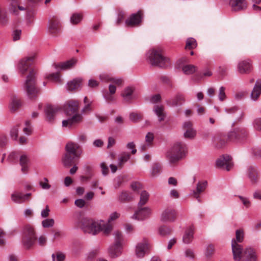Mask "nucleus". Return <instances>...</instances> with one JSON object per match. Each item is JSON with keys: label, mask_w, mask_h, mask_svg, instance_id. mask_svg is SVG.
<instances>
[{"label": "nucleus", "mask_w": 261, "mask_h": 261, "mask_svg": "<svg viewBox=\"0 0 261 261\" xmlns=\"http://www.w3.org/2000/svg\"><path fill=\"white\" fill-rule=\"evenodd\" d=\"M123 246L114 243L109 249L110 255L113 258L119 256L122 253Z\"/></svg>", "instance_id": "27"}, {"label": "nucleus", "mask_w": 261, "mask_h": 261, "mask_svg": "<svg viewBox=\"0 0 261 261\" xmlns=\"http://www.w3.org/2000/svg\"><path fill=\"white\" fill-rule=\"evenodd\" d=\"M197 70V67L193 65H185L182 68V70L185 74L189 75L194 73Z\"/></svg>", "instance_id": "41"}, {"label": "nucleus", "mask_w": 261, "mask_h": 261, "mask_svg": "<svg viewBox=\"0 0 261 261\" xmlns=\"http://www.w3.org/2000/svg\"><path fill=\"white\" fill-rule=\"evenodd\" d=\"M186 153V145L184 143L176 142L166 154L170 164H175L183 158Z\"/></svg>", "instance_id": "4"}, {"label": "nucleus", "mask_w": 261, "mask_h": 261, "mask_svg": "<svg viewBox=\"0 0 261 261\" xmlns=\"http://www.w3.org/2000/svg\"><path fill=\"white\" fill-rule=\"evenodd\" d=\"M230 5L233 11L243 10L247 7L245 0H230Z\"/></svg>", "instance_id": "26"}, {"label": "nucleus", "mask_w": 261, "mask_h": 261, "mask_svg": "<svg viewBox=\"0 0 261 261\" xmlns=\"http://www.w3.org/2000/svg\"><path fill=\"white\" fill-rule=\"evenodd\" d=\"M184 255L185 257L190 260H193L195 257L194 250L191 248H186L185 250Z\"/></svg>", "instance_id": "47"}, {"label": "nucleus", "mask_w": 261, "mask_h": 261, "mask_svg": "<svg viewBox=\"0 0 261 261\" xmlns=\"http://www.w3.org/2000/svg\"><path fill=\"white\" fill-rule=\"evenodd\" d=\"M129 119L132 121L137 122L142 119V115L138 113H132L129 114Z\"/></svg>", "instance_id": "49"}, {"label": "nucleus", "mask_w": 261, "mask_h": 261, "mask_svg": "<svg viewBox=\"0 0 261 261\" xmlns=\"http://www.w3.org/2000/svg\"><path fill=\"white\" fill-rule=\"evenodd\" d=\"M216 165L218 167L228 171L232 168L233 164L231 158L229 155H223L217 160Z\"/></svg>", "instance_id": "10"}, {"label": "nucleus", "mask_w": 261, "mask_h": 261, "mask_svg": "<svg viewBox=\"0 0 261 261\" xmlns=\"http://www.w3.org/2000/svg\"><path fill=\"white\" fill-rule=\"evenodd\" d=\"M130 159V154L126 152H122L120 154L118 161V165L120 167H122L124 164Z\"/></svg>", "instance_id": "38"}, {"label": "nucleus", "mask_w": 261, "mask_h": 261, "mask_svg": "<svg viewBox=\"0 0 261 261\" xmlns=\"http://www.w3.org/2000/svg\"><path fill=\"white\" fill-rule=\"evenodd\" d=\"M214 252V247L213 245H207L205 252V255L206 257H211Z\"/></svg>", "instance_id": "57"}, {"label": "nucleus", "mask_w": 261, "mask_h": 261, "mask_svg": "<svg viewBox=\"0 0 261 261\" xmlns=\"http://www.w3.org/2000/svg\"><path fill=\"white\" fill-rule=\"evenodd\" d=\"M23 131L24 133L28 135H29L32 133V128L29 121H25V127L23 128Z\"/></svg>", "instance_id": "58"}, {"label": "nucleus", "mask_w": 261, "mask_h": 261, "mask_svg": "<svg viewBox=\"0 0 261 261\" xmlns=\"http://www.w3.org/2000/svg\"><path fill=\"white\" fill-rule=\"evenodd\" d=\"M248 136V132L245 128H236L228 134L229 140L236 142H241L246 140Z\"/></svg>", "instance_id": "7"}, {"label": "nucleus", "mask_w": 261, "mask_h": 261, "mask_svg": "<svg viewBox=\"0 0 261 261\" xmlns=\"http://www.w3.org/2000/svg\"><path fill=\"white\" fill-rule=\"evenodd\" d=\"M99 78L101 82H112L118 86L123 84V80L121 78L113 77L111 74L107 73H102L99 74Z\"/></svg>", "instance_id": "18"}, {"label": "nucleus", "mask_w": 261, "mask_h": 261, "mask_svg": "<svg viewBox=\"0 0 261 261\" xmlns=\"http://www.w3.org/2000/svg\"><path fill=\"white\" fill-rule=\"evenodd\" d=\"M35 55L25 57L20 60L17 64L18 70L21 74L24 75L27 72H29L25 83V87L27 94L31 99L35 98L39 92L38 90L36 87L35 72L30 68L31 62L35 59Z\"/></svg>", "instance_id": "2"}, {"label": "nucleus", "mask_w": 261, "mask_h": 261, "mask_svg": "<svg viewBox=\"0 0 261 261\" xmlns=\"http://www.w3.org/2000/svg\"><path fill=\"white\" fill-rule=\"evenodd\" d=\"M244 238L243 229L236 231V238L231 241V248L234 261H257V254L255 250L251 247L243 249L239 243H242Z\"/></svg>", "instance_id": "1"}, {"label": "nucleus", "mask_w": 261, "mask_h": 261, "mask_svg": "<svg viewBox=\"0 0 261 261\" xmlns=\"http://www.w3.org/2000/svg\"><path fill=\"white\" fill-rule=\"evenodd\" d=\"M147 58L152 65L161 67H164L168 61V59L162 55L160 49L153 48L149 50L147 54Z\"/></svg>", "instance_id": "6"}, {"label": "nucleus", "mask_w": 261, "mask_h": 261, "mask_svg": "<svg viewBox=\"0 0 261 261\" xmlns=\"http://www.w3.org/2000/svg\"><path fill=\"white\" fill-rule=\"evenodd\" d=\"M19 0H7L9 4V11L15 15H18V10L24 11L26 10L27 12L30 11V8L27 7H23L19 5Z\"/></svg>", "instance_id": "14"}, {"label": "nucleus", "mask_w": 261, "mask_h": 261, "mask_svg": "<svg viewBox=\"0 0 261 261\" xmlns=\"http://www.w3.org/2000/svg\"><path fill=\"white\" fill-rule=\"evenodd\" d=\"M151 209L148 206H138L132 218L138 220H144L147 219L151 214Z\"/></svg>", "instance_id": "9"}, {"label": "nucleus", "mask_w": 261, "mask_h": 261, "mask_svg": "<svg viewBox=\"0 0 261 261\" xmlns=\"http://www.w3.org/2000/svg\"><path fill=\"white\" fill-rule=\"evenodd\" d=\"M185 132L184 136L185 138L192 139L196 135V131L193 128L192 123L189 121L185 122L182 125Z\"/></svg>", "instance_id": "16"}, {"label": "nucleus", "mask_w": 261, "mask_h": 261, "mask_svg": "<svg viewBox=\"0 0 261 261\" xmlns=\"http://www.w3.org/2000/svg\"><path fill=\"white\" fill-rule=\"evenodd\" d=\"M121 96L124 100L128 101L135 97L134 88L132 87H126L122 92Z\"/></svg>", "instance_id": "29"}, {"label": "nucleus", "mask_w": 261, "mask_h": 261, "mask_svg": "<svg viewBox=\"0 0 261 261\" xmlns=\"http://www.w3.org/2000/svg\"><path fill=\"white\" fill-rule=\"evenodd\" d=\"M176 217V213L173 208H167L162 213L161 220L164 222H171L175 221Z\"/></svg>", "instance_id": "13"}, {"label": "nucleus", "mask_w": 261, "mask_h": 261, "mask_svg": "<svg viewBox=\"0 0 261 261\" xmlns=\"http://www.w3.org/2000/svg\"><path fill=\"white\" fill-rule=\"evenodd\" d=\"M31 195V193H27L23 194L22 192L18 191H15L11 194L12 200L18 203H21L25 202L30 200V197Z\"/></svg>", "instance_id": "20"}, {"label": "nucleus", "mask_w": 261, "mask_h": 261, "mask_svg": "<svg viewBox=\"0 0 261 261\" xmlns=\"http://www.w3.org/2000/svg\"><path fill=\"white\" fill-rule=\"evenodd\" d=\"M23 236L36 237L34 228L30 225L25 226L23 229Z\"/></svg>", "instance_id": "39"}, {"label": "nucleus", "mask_w": 261, "mask_h": 261, "mask_svg": "<svg viewBox=\"0 0 261 261\" xmlns=\"http://www.w3.org/2000/svg\"><path fill=\"white\" fill-rule=\"evenodd\" d=\"M30 160L29 156L25 154H22L19 158V165L21 166V171L23 174H26L29 171Z\"/></svg>", "instance_id": "22"}, {"label": "nucleus", "mask_w": 261, "mask_h": 261, "mask_svg": "<svg viewBox=\"0 0 261 261\" xmlns=\"http://www.w3.org/2000/svg\"><path fill=\"white\" fill-rule=\"evenodd\" d=\"M261 94V80H257L251 93V98L253 100H256Z\"/></svg>", "instance_id": "30"}, {"label": "nucleus", "mask_w": 261, "mask_h": 261, "mask_svg": "<svg viewBox=\"0 0 261 261\" xmlns=\"http://www.w3.org/2000/svg\"><path fill=\"white\" fill-rule=\"evenodd\" d=\"M48 29L49 32L54 35H56L61 32V24L58 17L53 16L49 18Z\"/></svg>", "instance_id": "11"}, {"label": "nucleus", "mask_w": 261, "mask_h": 261, "mask_svg": "<svg viewBox=\"0 0 261 261\" xmlns=\"http://www.w3.org/2000/svg\"><path fill=\"white\" fill-rule=\"evenodd\" d=\"M83 19L82 13H73L70 17V22L72 24H76L80 23Z\"/></svg>", "instance_id": "43"}, {"label": "nucleus", "mask_w": 261, "mask_h": 261, "mask_svg": "<svg viewBox=\"0 0 261 261\" xmlns=\"http://www.w3.org/2000/svg\"><path fill=\"white\" fill-rule=\"evenodd\" d=\"M194 227L193 226L188 227L185 231L182 237L183 243L186 244L192 242L194 238Z\"/></svg>", "instance_id": "24"}, {"label": "nucleus", "mask_w": 261, "mask_h": 261, "mask_svg": "<svg viewBox=\"0 0 261 261\" xmlns=\"http://www.w3.org/2000/svg\"><path fill=\"white\" fill-rule=\"evenodd\" d=\"M102 221L85 218L82 221V228L85 232L95 236L101 231Z\"/></svg>", "instance_id": "5"}, {"label": "nucleus", "mask_w": 261, "mask_h": 261, "mask_svg": "<svg viewBox=\"0 0 261 261\" xmlns=\"http://www.w3.org/2000/svg\"><path fill=\"white\" fill-rule=\"evenodd\" d=\"M154 139V135L153 133L149 132L145 136V142L148 146H151Z\"/></svg>", "instance_id": "54"}, {"label": "nucleus", "mask_w": 261, "mask_h": 261, "mask_svg": "<svg viewBox=\"0 0 261 261\" xmlns=\"http://www.w3.org/2000/svg\"><path fill=\"white\" fill-rule=\"evenodd\" d=\"M18 135V126L13 127L10 130V136L13 140H16Z\"/></svg>", "instance_id": "55"}, {"label": "nucleus", "mask_w": 261, "mask_h": 261, "mask_svg": "<svg viewBox=\"0 0 261 261\" xmlns=\"http://www.w3.org/2000/svg\"><path fill=\"white\" fill-rule=\"evenodd\" d=\"M47 239L44 236H40L37 239L38 244L41 246H44L46 243Z\"/></svg>", "instance_id": "62"}, {"label": "nucleus", "mask_w": 261, "mask_h": 261, "mask_svg": "<svg viewBox=\"0 0 261 261\" xmlns=\"http://www.w3.org/2000/svg\"><path fill=\"white\" fill-rule=\"evenodd\" d=\"M77 60L74 59H72L66 62L61 63L58 66H56V68H60L62 70H67L72 67L76 63Z\"/></svg>", "instance_id": "33"}, {"label": "nucleus", "mask_w": 261, "mask_h": 261, "mask_svg": "<svg viewBox=\"0 0 261 261\" xmlns=\"http://www.w3.org/2000/svg\"><path fill=\"white\" fill-rule=\"evenodd\" d=\"M46 78L58 84H61L62 83V80L60 77L59 73H58L49 74L46 76Z\"/></svg>", "instance_id": "40"}, {"label": "nucleus", "mask_w": 261, "mask_h": 261, "mask_svg": "<svg viewBox=\"0 0 261 261\" xmlns=\"http://www.w3.org/2000/svg\"><path fill=\"white\" fill-rule=\"evenodd\" d=\"M171 229L166 226H162L159 228V233L162 236H165L171 233Z\"/></svg>", "instance_id": "46"}, {"label": "nucleus", "mask_w": 261, "mask_h": 261, "mask_svg": "<svg viewBox=\"0 0 261 261\" xmlns=\"http://www.w3.org/2000/svg\"><path fill=\"white\" fill-rule=\"evenodd\" d=\"M66 152L79 158L82 153V150L80 146L75 143L69 142L65 147Z\"/></svg>", "instance_id": "12"}, {"label": "nucleus", "mask_w": 261, "mask_h": 261, "mask_svg": "<svg viewBox=\"0 0 261 261\" xmlns=\"http://www.w3.org/2000/svg\"><path fill=\"white\" fill-rule=\"evenodd\" d=\"M36 240V237H25L23 236L22 238V244L23 246L27 248H30L34 244Z\"/></svg>", "instance_id": "34"}, {"label": "nucleus", "mask_w": 261, "mask_h": 261, "mask_svg": "<svg viewBox=\"0 0 261 261\" xmlns=\"http://www.w3.org/2000/svg\"><path fill=\"white\" fill-rule=\"evenodd\" d=\"M238 197L239 198L240 202L245 208H249L251 206V201L248 197L241 195H239Z\"/></svg>", "instance_id": "45"}, {"label": "nucleus", "mask_w": 261, "mask_h": 261, "mask_svg": "<svg viewBox=\"0 0 261 261\" xmlns=\"http://www.w3.org/2000/svg\"><path fill=\"white\" fill-rule=\"evenodd\" d=\"M101 231L106 236H108L112 230V226L110 223H105L102 221Z\"/></svg>", "instance_id": "44"}, {"label": "nucleus", "mask_w": 261, "mask_h": 261, "mask_svg": "<svg viewBox=\"0 0 261 261\" xmlns=\"http://www.w3.org/2000/svg\"><path fill=\"white\" fill-rule=\"evenodd\" d=\"M79 109V102L76 100H69L67 101L64 105V110L65 114L71 117L62 121V126L71 128L72 126L81 123L83 120L81 114L77 113Z\"/></svg>", "instance_id": "3"}, {"label": "nucleus", "mask_w": 261, "mask_h": 261, "mask_svg": "<svg viewBox=\"0 0 261 261\" xmlns=\"http://www.w3.org/2000/svg\"><path fill=\"white\" fill-rule=\"evenodd\" d=\"M161 169L160 165L158 164L153 165L150 171L151 174L153 176L157 175L161 171Z\"/></svg>", "instance_id": "50"}, {"label": "nucleus", "mask_w": 261, "mask_h": 261, "mask_svg": "<svg viewBox=\"0 0 261 261\" xmlns=\"http://www.w3.org/2000/svg\"><path fill=\"white\" fill-rule=\"evenodd\" d=\"M246 174L252 185H255L258 181V174L253 166H248L246 169Z\"/></svg>", "instance_id": "19"}, {"label": "nucleus", "mask_w": 261, "mask_h": 261, "mask_svg": "<svg viewBox=\"0 0 261 261\" xmlns=\"http://www.w3.org/2000/svg\"><path fill=\"white\" fill-rule=\"evenodd\" d=\"M253 125L255 129L261 130V118L255 119L253 121Z\"/></svg>", "instance_id": "60"}, {"label": "nucleus", "mask_w": 261, "mask_h": 261, "mask_svg": "<svg viewBox=\"0 0 261 261\" xmlns=\"http://www.w3.org/2000/svg\"><path fill=\"white\" fill-rule=\"evenodd\" d=\"M169 196L171 198L177 199L179 197V193L176 189H172L169 192Z\"/></svg>", "instance_id": "64"}, {"label": "nucleus", "mask_w": 261, "mask_h": 261, "mask_svg": "<svg viewBox=\"0 0 261 261\" xmlns=\"http://www.w3.org/2000/svg\"><path fill=\"white\" fill-rule=\"evenodd\" d=\"M153 111L157 115L159 121L160 122L164 120L165 117V114L164 112V107L162 105H155L154 106Z\"/></svg>", "instance_id": "32"}, {"label": "nucleus", "mask_w": 261, "mask_h": 261, "mask_svg": "<svg viewBox=\"0 0 261 261\" xmlns=\"http://www.w3.org/2000/svg\"><path fill=\"white\" fill-rule=\"evenodd\" d=\"M55 223L53 219H46L42 221V225L44 228L51 227L54 226Z\"/></svg>", "instance_id": "53"}, {"label": "nucleus", "mask_w": 261, "mask_h": 261, "mask_svg": "<svg viewBox=\"0 0 261 261\" xmlns=\"http://www.w3.org/2000/svg\"><path fill=\"white\" fill-rule=\"evenodd\" d=\"M149 193L145 191L142 190L140 193V199L138 203V206H144L149 200Z\"/></svg>", "instance_id": "31"}, {"label": "nucleus", "mask_w": 261, "mask_h": 261, "mask_svg": "<svg viewBox=\"0 0 261 261\" xmlns=\"http://www.w3.org/2000/svg\"><path fill=\"white\" fill-rule=\"evenodd\" d=\"M150 245L148 239L143 238L135 247V253L138 258H143L149 250Z\"/></svg>", "instance_id": "8"}, {"label": "nucleus", "mask_w": 261, "mask_h": 261, "mask_svg": "<svg viewBox=\"0 0 261 261\" xmlns=\"http://www.w3.org/2000/svg\"><path fill=\"white\" fill-rule=\"evenodd\" d=\"M21 31L19 29L15 30L12 33L13 39L14 41H17L20 39Z\"/></svg>", "instance_id": "59"}, {"label": "nucleus", "mask_w": 261, "mask_h": 261, "mask_svg": "<svg viewBox=\"0 0 261 261\" xmlns=\"http://www.w3.org/2000/svg\"><path fill=\"white\" fill-rule=\"evenodd\" d=\"M134 195L133 193L129 191H123L122 192L118 197V199L121 202H125L129 201L133 199Z\"/></svg>", "instance_id": "37"}, {"label": "nucleus", "mask_w": 261, "mask_h": 261, "mask_svg": "<svg viewBox=\"0 0 261 261\" xmlns=\"http://www.w3.org/2000/svg\"><path fill=\"white\" fill-rule=\"evenodd\" d=\"M82 79L76 78L68 82L66 85V89L69 91L77 90L81 87Z\"/></svg>", "instance_id": "25"}, {"label": "nucleus", "mask_w": 261, "mask_h": 261, "mask_svg": "<svg viewBox=\"0 0 261 261\" xmlns=\"http://www.w3.org/2000/svg\"><path fill=\"white\" fill-rule=\"evenodd\" d=\"M60 108L57 106L48 105L45 109L46 116L49 121H52L56 113L59 111Z\"/></svg>", "instance_id": "23"}, {"label": "nucleus", "mask_w": 261, "mask_h": 261, "mask_svg": "<svg viewBox=\"0 0 261 261\" xmlns=\"http://www.w3.org/2000/svg\"><path fill=\"white\" fill-rule=\"evenodd\" d=\"M52 261H64L66 255L64 253L58 251L51 255Z\"/></svg>", "instance_id": "42"}, {"label": "nucleus", "mask_w": 261, "mask_h": 261, "mask_svg": "<svg viewBox=\"0 0 261 261\" xmlns=\"http://www.w3.org/2000/svg\"><path fill=\"white\" fill-rule=\"evenodd\" d=\"M207 186V182L205 180L199 181L196 184V187L193 191L192 195L199 202H201L200 195L205 191Z\"/></svg>", "instance_id": "17"}, {"label": "nucleus", "mask_w": 261, "mask_h": 261, "mask_svg": "<svg viewBox=\"0 0 261 261\" xmlns=\"http://www.w3.org/2000/svg\"><path fill=\"white\" fill-rule=\"evenodd\" d=\"M197 46V43L194 38H191L187 39L186 42V47L192 49L196 47Z\"/></svg>", "instance_id": "52"}, {"label": "nucleus", "mask_w": 261, "mask_h": 261, "mask_svg": "<svg viewBox=\"0 0 261 261\" xmlns=\"http://www.w3.org/2000/svg\"><path fill=\"white\" fill-rule=\"evenodd\" d=\"M115 242L114 243L124 246L125 240L121 232L116 230L113 233Z\"/></svg>", "instance_id": "36"}, {"label": "nucleus", "mask_w": 261, "mask_h": 261, "mask_svg": "<svg viewBox=\"0 0 261 261\" xmlns=\"http://www.w3.org/2000/svg\"><path fill=\"white\" fill-rule=\"evenodd\" d=\"M119 217H120V214H119L117 212L112 213L110 215V216L108 220V222L109 223H110L111 222L116 220Z\"/></svg>", "instance_id": "61"}, {"label": "nucleus", "mask_w": 261, "mask_h": 261, "mask_svg": "<svg viewBox=\"0 0 261 261\" xmlns=\"http://www.w3.org/2000/svg\"><path fill=\"white\" fill-rule=\"evenodd\" d=\"M21 106V101L19 97L16 95H12L11 97L9 108L11 112H15Z\"/></svg>", "instance_id": "28"}, {"label": "nucleus", "mask_w": 261, "mask_h": 261, "mask_svg": "<svg viewBox=\"0 0 261 261\" xmlns=\"http://www.w3.org/2000/svg\"><path fill=\"white\" fill-rule=\"evenodd\" d=\"M75 158H77L66 152L62 158V163L64 166L69 167L73 164Z\"/></svg>", "instance_id": "35"}, {"label": "nucleus", "mask_w": 261, "mask_h": 261, "mask_svg": "<svg viewBox=\"0 0 261 261\" xmlns=\"http://www.w3.org/2000/svg\"><path fill=\"white\" fill-rule=\"evenodd\" d=\"M252 68V64L249 60L241 61L238 65V71L241 74L249 73Z\"/></svg>", "instance_id": "21"}, {"label": "nucleus", "mask_w": 261, "mask_h": 261, "mask_svg": "<svg viewBox=\"0 0 261 261\" xmlns=\"http://www.w3.org/2000/svg\"><path fill=\"white\" fill-rule=\"evenodd\" d=\"M48 182V179L46 177H44L42 180L39 181V185L43 189H49L50 188V185Z\"/></svg>", "instance_id": "56"}, {"label": "nucleus", "mask_w": 261, "mask_h": 261, "mask_svg": "<svg viewBox=\"0 0 261 261\" xmlns=\"http://www.w3.org/2000/svg\"><path fill=\"white\" fill-rule=\"evenodd\" d=\"M184 97L182 95H177L175 97L174 99L172 100V103L170 104L172 106H176L178 105H180L184 101Z\"/></svg>", "instance_id": "48"}, {"label": "nucleus", "mask_w": 261, "mask_h": 261, "mask_svg": "<svg viewBox=\"0 0 261 261\" xmlns=\"http://www.w3.org/2000/svg\"><path fill=\"white\" fill-rule=\"evenodd\" d=\"M100 167L101 169V172L103 175L106 176L109 172V168L105 163H101L100 164Z\"/></svg>", "instance_id": "63"}, {"label": "nucleus", "mask_w": 261, "mask_h": 261, "mask_svg": "<svg viewBox=\"0 0 261 261\" xmlns=\"http://www.w3.org/2000/svg\"><path fill=\"white\" fill-rule=\"evenodd\" d=\"M218 98L221 101H224L226 98L225 88L223 86H221L219 89Z\"/></svg>", "instance_id": "51"}, {"label": "nucleus", "mask_w": 261, "mask_h": 261, "mask_svg": "<svg viewBox=\"0 0 261 261\" xmlns=\"http://www.w3.org/2000/svg\"><path fill=\"white\" fill-rule=\"evenodd\" d=\"M142 19V14L141 11L132 14L125 21V24L129 27H136L140 24Z\"/></svg>", "instance_id": "15"}]
</instances>
